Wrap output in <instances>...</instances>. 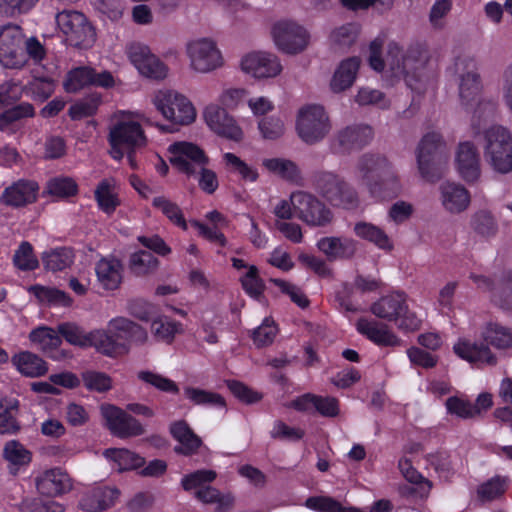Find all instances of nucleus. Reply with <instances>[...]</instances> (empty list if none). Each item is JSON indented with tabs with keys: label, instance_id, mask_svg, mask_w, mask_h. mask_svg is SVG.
Returning <instances> with one entry per match:
<instances>
[{
	"label": "nucleus",
	"instance_id": "obj_13",
	"mask_svg": "<svg viewBox=\"0 0 512 512\" xmlns=\"http://www.w3.org/2000/svg\"><path fill=\"white\" fill-rule=\"evenodd\" d=\"M0 63L10 69H18L26 63L24 35L16 24H7L0 28Z\"/></svg>",
	"mask_w": 512,
	"mask_h": 512
},
{
	"label": "nucleus",
	"instance_id": "obj_55",
	"mask_svg": "<svg viewBox=\"0 0 512 512\" xmlns=\"http://www.w3.org/2000/svg\"><path fill=\"white\" fill-rule=\"evenodd\" d=\"M428 464L433 467L435 472L440 478L449 480L453 474L454 469L450 460V456L446 452L431 453L426 456Z\"/></svg>",
	"mask_w": 512,
	"mask_h": 512
},
{
	"label": "nucleus",
	"instance_id": "obj_24",
	"mask_svg": "<svg viewBox=\"0 0 512 512\" xmlns=\"http://www.w3.org/2000/svg\"><path fill=\"white\" fill-rule=\"evenodd\" d=\"M120 491L115 487L99 486L86 492L79 506L87 512H101L115 505Z\"/></svg>",
	"mask_w": 512,
	"mask_h": 512
},
{
	"label": "nucleus",
	"instance_id": "obj_45",
	"mask_svg": "<svg viewBox=\"0 0 512 512\" xmlns=\"http://www.w3.org/2000/svg\"><path fill=\"white\" fill-rule=\"evenodd\" d=\"M57 331L71 345L82 348L91 347L90 333H86L75 323H61L58 325Z\"/></svg>",
	"mask_w": 512,
	"mask_h": 512
},
{
	"label": "nucleus",
	"instance_id": "obj_17",
	"mask_svg": "<svg viewBox=\"0 0 512 512\" xmlns=\"http://www.w3.org/2000/svg\"><path fill=\"white\" fill-rule=\"evenodd\" d=\"M273 38L277 47L285 53L296 54L303 51L309 35L300 25L293 22H280L273 27Z\"/></svg>",
	"mask_w": 512,
	"mask_h": 512
},
{
	"label": "nucleus",
	"instance_id": "obj_8",
	"mask_svg": "<svg viewBox=\"0 0 512 512\" xmlns=\"http://www.w3.org/2000/svg\"><path fill=\"white\" fill-rule=\"evenodd\" d=\"M370 310L378 318L395 322L404 331H415L421 324L416 314L408 309L405 296L401 293L381 297L371 305Z\"/></svg>",
	"mask_w": 512,
	"mask_h": 512
},
{
	"label": "nucleus",
	"instance_id": "obj_63",
	"mask_svg": "<svg viewBox=\"0 0 512 512\" xmlns=\"http://www.w3.org/2000/svg\"><path fill=\"white\" fill-rule=\"evenodd\" d=\"M139 72L155 80H162L167 76V67L155 55H151L138 68Z\"/></svg>",
	"mask_w": 512,
	"mask_h": 512
},
{
	"label": "nucleus",
	"instance_id": "obj_31",
	"mask_svg": "<svg viewBox=\"0 0 512 512\" xmlns=\"http://www.w3.org/2000/svg\"><path fill=\"white\" fill-rule=\"evenodd\" d=\"M91 346L95 347L100 353L116 357L128 353L127 343L118 341L114 332L96 330L90 332Z\"/></svg>",
	"mask_w": 512,
	"mask_h": 512
},
{
	"label": "nucleus",
	"instance_id": "obj_5",
	"mask_svg": "<svg viewBox=\"0 0 512 512\" xmlns=\"http://www.w3.org/2000/svg\"><path fill=\"white\" fill-rule=\"evenodd\" d=\"M312 183L316 192L334 207L351 210L359 206L356 189L335 172L317 171L312 176Z\"/></svg>",
	"mask_w": 512,
	"mask_h": 512
},
{
	"label": "nucleus",
	"instance_id": "obj_22",
	"mask_svg": "<svg viewBox=\"0 0 512 512\" xmlns=\"http://www.w3.org/2000/svg\"><path fill=\"white\" fill-rule=\"evenodd\" d=\"M439 190L442 206L448 213L460 214L470 206V192L462 184L445 182L440 185Z\"/></svg>",
	"mask_w": 512,
	"mask_h": 512
},
{
	"label": "nucleus",
	"instance_id": "obj_64",
	"mask_svg": "<svg viewBox=\"0 0 512 512\" xmlns=\"http://www.w3.org/2000/svg\"><path fill=\"white\" fill-rule=\"evenodd\" d=\"M244 290L252 297L258 298L264 291V284L258 276V269L251 265L241 279Z\"/></svg>",
	"mask_w": 512,
	"mask_h": 512
},
{
	"label": "nucleus",
	"instance_id": "obj_34",
	"mask_svg": "<svg viewBox=\"0 0 512 512\" xmlns=\"http://www.w3.org/2000/svg\"><path fill=\"white\" fill-rule=\"evenodd\" d=\"M12 362L21 374L28 377L42 376L48 370L45 361L29 351L13 356Z\"/></svg>",
	"mask_w": 512,
	"mask_h": 512
},
{
	"label": "nucleus",
	"instance_id": "obj_21",
	"mask_svg": "<svg viewBox=\"0 0 512 512\" xmlns=\"http://www.w3.org/2000/svg\"><path fill=\"white\" fill-rule=\"evenodd\" d=\"M241 69L255 78H268L277 76L282 67L275 55L257 51L243 56Z\"/></svg>",
	"mask_w": 512,
	"mask_h": 512
},
{
	"label": "nucleus",
	"instance_id": "obj_30",
	"mask_svg": "<svg viewBox=\"0 0 512 512\" xmlns=\"http://www.w3.org/2000/svg\"><path fill=\"white\" fill-rule=\"evenodd\" d=\"M317 247L329 260L350 259L356 252L355 242L348 238L324 237L317 242Z\"/></svg>",
	"mask_w": 512,
	"mask_h": 512
},
{
	"label": "nucleus",
	"instance_id": "obj_48",
	"mask_svg": "<svg viewBox=\"0 0 512 512\" xmlns=\"http://www.w3.org/2000/svg\"><path fill=\"white\" fill-rule=\"evenodd\" d=\"M29 292L42 303L69 306L72 301L65 292L52 287L34 285L29 288Z\"/></svg>",
	"mask_w": 512,
	"mask_h": 512
},
{
	"label": "nucleus",
	"instance_id": "obj_26",
	"mask_svg": "<svg viewBox=\"0 0 512 512\" xmlns=\"http://www.w3.org/2000/svg\"><path fill=\"white\" fill-rule=\"evenodd\" d=\"M109 331L114 332L118 341L127 343L128 349L131 344L143 345L148 339L144 328L125 317L110 320Z\"/></svg>",
	"mask_w": 512,
	"mask_h": 512
},
{
	"label": "nucleus",
	"instance_id": "obj_14",
	"mask_svg": "<svg viewBox=\"0 0 512 512\" xmlns=\"http://www.w3.org/2000/svg\"><path fill=\"white\" fill-rule=\"evenodd\" d=\"M191 68L198 73H209L223 65V57L216 43L202 38L191 41L186 46Z\"/></svg>",
	"mask_w": 512,
	"mask_h": 512
},
{
	"label": "nucleus",
	"instance_id": "obj_51",
	"mask_svg": "<svg viewBox=\"0 0 512 512\" xmlns=\"http://www.w3.org/2000/svg\"><path fill=\"white\" fill-rule=\"evenodd\" d=\"M47 192L60 198L75 196L78 193V185L73 178L55 177L47 182Z\"/></svg>",
	"mask_w": 512,
	"mask_h": 512
},
{
	"label": "nucleus",
	"instance_id": "obj_62",
	"mask_svg": "<svg viewBox=\"0 0 512 512\" xmlns=\"http://www.w3.org/2000/svg\"><path fill=\"white\" fill-rule=\"evenodd\" d=\"M38 0H0V14L15 17L31 10Z\"/></svg>",
	"mask_w": 512,
	"mask_h": 512
},
{
	"label": "nucleus",
	"instance_id": "obj_2",
	"mask_svg": "<svg viewBox=\"0 0 512 512\" xmlns=\"http://www.w3.org/2000/svg\"><path fill=\"white\" fill-rule=\"evenodd\" d=\"M356 169L369 194L377 200L397 197L402 184L397 170L387 157L379 154H363Z\"/></svg>",
	"mask_w": 512,
	"mask_h": 512
},
{
	"label": "nucleus",
	"instance_id": "obj_28",
	"mask_svg": "<svg viewBox=\"0 0 512 512\" xmlns=\"http://www.w3.org/2000/svg\"><path fill=\"white\" fill-rule=\"evenodd\" d=\"M97 280L105 290H116L123 280V266L120 260L111 258H102L95 267Z\"/></svg>",
	"mask_w": 512,
	"mask_h": 512
},
{
	"label": "nucleus",
	"instance_id": "obj_10",
	"mask_svg": "<svg viewBox=\"0 0 512 512\" xmlns=\"http://www.w3.org/2000/svg\"><path fill=\"white\" fill-rule=\"evenodd\" d=\"M330 118L321 105H306L297 115L296 130L303 142L309 145L322 141L330 132Z\"/></svg>",
	"mask_w": 512,
	"mask_h": 512
},
{
	"label": "nucleus",
	"instance_id": "obj_11",
	"mask_svg": "<svg viewBox=\"0 0 512 512\" xmlns=\"http://www.w3.org/2000/svg\"><path fill=\"white\" fill-rule=\"evenodd\" d=\"M110 155L121 160L125 151L139 150L146 145V137L141 125L132 120H121L115 123L108 135Z\"/></svg>",
	"mask_w": 512,
	"mask_h": 512
},
{
	"label": "nucleus",
	"instance_id": "obj_19",
	"mask_svg": "<svg viewBox=\"0 0 512 512\" xmlns=\"http://www.w3.org/2000/svg\"><path fill=\"white\" fill-rule=\"evenodd\" d=\"M373 137L372 129L367 125L347 126L334 135L332 149L335 153L345 154L367 145Z\"/></svg>",
	"mask_w": 512,
	"mask_h": 512
},
{
	"label": "nucleus",
	"instance_id": "obj_59",
	"mask_svg": "<svg viewBox=\"0 0 512 512\" xmlns=\"http://www.w3.org/2000/svg\"><path fill=\"white\" fill-rule=\"evenodd\" d=\"M139 379L142 381L154 386L160 391L172 393V394H178L179 388L177 384L170 380L169 378H166L160 374L153 373L150 371H141L138 373Z\"/></svg>",
	"mask_w": 512,
	"mask_h": 512
},
{
	"label": "nucleus",
	"instance_id": "obj_32",
	"mask_svg": "<svg viewBox=\"0 0 512 512\" xmlns=\"http://www.w3.org/2000/svg\"><path fill=\"white\" fill-rule=\"evenodd\" d=\"M194 498L206 505H216V512H230L235 506V495L232 492H222L212 485L198 490Z\"/></svg>",
	"mask_w": 512,
	"mask_h": 512
},
{
	"label": "nucleus",
	"instance_id": "obj_42",
	"mask_svg": "<svg viewBox=\"0 0 512 512\" xmlns=\"http://www.w3.org/2000/svg\"><path fill=\"white\" fill-rule=\"evenodd\" d=\"M94 69L88 66H81L72 69L67 73L64 81V88L69 93H75L82 88L92 85Z\"/></svg>",
	"mask_w": 512,
	"mask_h": 512
},
{
	"label": "nucleus",
	"instance_id": "obj_20",
	"mask_svg": "<svg viewBox=\"0 0 512 512\" xmlns=\"http://www.w3.org/2000/svg\"><path fill=\"white\" fill-rule=\"evenodd\" d=\"M204 119L207 125L217 135L239 142L243 139V131L224 108L210 105L204 110Z\"/></svg>",
	"mask_w": 512,
	"mask_h": 512
},
{
	"label": "nucleus",
	"instance_id": "obj_37",
	"mask_svg": "<svg viewBox=\"0 0 512 512\" xmlns=\"http://www.w3.org/2000/svg\"><path fill=\"white\" fill-rule=\"evenodd\" d=\"M103 455L114 463V468L119 472L136 469L144 463L142 457L124 448H109L104 450Z\"/></svg>",
	"mask_w": 512,
	"mask_h": 512
},
{
	"label": "nucleus",
	"instance_id": "obj_56",
	"mask_svg": "<svg viewBox=\"0 0 512 512\" xmlns=\"http://www.w3.org/2000/svg\"><path fill=\"white\" fill-rule=\"evenodd\" d=\"M19 510L20 512H63L64 507L54 500L29 498L19 504Z\"/></svg>",
	"mask_w": 512,
	"mask_h": 512
},
{
	"label": "nucleus",
	"instance_id": "obj_61",
	"mask_svg": "<svg viewBox=\"0 0 512 512\" xmlns=\"http://www.w3.org/2000/svg\"><path fill=\"white\" fill-rule=\"evenodd\" d=\"M358 35L357 27L353 24H346L335 29L331 34V40L340 49L350 47L356 41Z\"/></svg>",
	"mask_w": 512,
	"mask_h": 512
},
{
	"label": "nucleus",
	"instance_id": "obj_40",
	"mask_svg": "<svg viewBox=\"0 0 512 512\" xmlns=\"http://www.w3.org/2000/svg\"><path fill=\"white\" fill-rule=\"evenodd\" d=\"M354 233L361 239L374 243L381 249H392L393 245L387 234L378 226L368 222H358L354 226Z\"/></svg>",
	"mask_w": 512,
	"mask_h": 512
},
{
	"label": "nucleus",
	"instance_id": "obj_16",
	"mask_svg": "<svg viewBox=\"0 0 512 512\" xmlns=\"http://www.w3.org/2000/svg\"><path fill=\"white\" fill-rule=\"evenodd\" d=\"M100 411L107 428L119 438L136 437L145 433L144 427L136 418L117 406L103 404Z\"/></svg>",
	"mask_w": 512,
	"mask_h": 512
},
{
	"label": "nucleus",
	"instance_id": "obj_60",
	"mask_svg": "<svg viewBox=\"0 0 512 512\" xmlns=\"http://www.w3.org/2000/svg\"><path fill=\"white\" fill-rule=\"evenodd\" d=\"M491 299L502 309L512 310V275L497 284Z\"/></svg>",
	"mask_w": 512,
	"mask_h": 512
},
{
	"label": "nucleus",
	"instance_id": "obj_50",
	"mask_svg": "<svg viewBox=\"0 0 512 512\" xmlns=\"http://www.w3.org/2000/svg\"><path fill=\"white\" fill-rule=\"evenodd\" d=\"M14 265L22 271H32L38 268L39 261L33 252L32 245L23 241L13 256Z\"/></svg>",
	"mask_w": 512,
	"mask_h": 512
},
{
	"label": "nucleus",
	"instance_id": "obj_54",
	"mask_svg": "<svg viewBox=\"0 0 512 512\" xmlns=\"http://www.w3.org/2000/svg\"><path fill=\"white\" fill-rule=\"evenodd\" d=\"M448 413L456 415L462 419H472L478 417V410L473 404L461 397L452 396L445 402Z\"/></svg>",
	"mask_w": 512,
	"mask_h": 512
},
{
	"label": "nucleus",
	"instance_id": "obj_33",
	"mask_svg": "<svg viewBox=\"0 0 512 512\" xmlns=\"http://www.w3.org/2000/svg\"><path fill=\"white\" fill-rule=\"evenodd\" d=\"M360 66V60L357 57H351L343 60L330 82V87L334 92H342L352 86Z\"/></svg>",
	"mask_w": 512,
	"mask_h": 512
},
{
	"label": "nucleus",
	"instance_id": "obj_3",
	"mask_svg": "<svg viewBox=\"0 0 512 512\" xmlns=\"http://www.w3.org/2000/svg\"><path fill=\"white\" fill-rule=\"evenodd\" d=\"M485 343L471 342L459 339L453 350L461 359L476 367L495 366L498 362L496 355L489 345L498 350L512 349V329L499 323H488L481 332Z\"/></svg>",
	"mask_w": 512,
	"mask_h": 512
},
{
	"label": "nucleus",
	"instance_id": "obj_1",
	"mask_svg": "<svg viewBox=\"0 0 512 512\" xmlns=\"http://www.w3.org/2000/svg\"><path fill=\"white\" fill-rule=\"evenodd\" d=\"M382 40L371 42L369 50L370 66L376 71H382L386 66L396 78H403L411 89H418L416 84L420 79V71L424 67L422 52L419 47L411 46L404 50L398 43L390 42L387 46L385 61L380 57Z\"/></svg>",
	"mask_w": 512,
	"mask_h": 512
},
{
	"label": "nucleus",
	"instance_id": "obj_41",
	"mask_svg": "<svg viewBox=\"0 0 512 512\" xmlns=\"http://www.w3.org/2000/svg\"><path fill=\"white\" fill-rule=\"evenodd\" d=\"M263 165L270 172L276 174L282 179L297 183L301 179V174L298 166L289 159L272 158L265 159Z\"/></svg>",
	"mask_w": 512,
	"mask_h": 512
},
{
	"label": "nucleus",
	"instance_id": "obj_58",
	"mask_svg": "<svg viewBox=\"0 0 512 512\" xmlns=\"http://www.w3.org/2000/svg\"><path fill=\"white\" fill-rule=\"evenodd\" d=\"M95 198L99 207L106 213L111 214L119 205V200L112 192L110 185L102 181L95 190Z\"/></svg>",
	"mask_w": 512,
	"mask_h": 512
},
{
	"label": "nucleus",
	"instance_id": "obj_46",
	"mask_svg": "<svg viewBox=\"0 0 512 512\" xmlns=\"http://www.w3.org/2000/svg\"><path fill=\"white\" fill-rule=\"evenodd\" d=\"M471 227L481 237H492L498 231L494 216L487 210H479L472 215Z\"/></svg>",
	"mask_w": 512,
	"mask_h": 512
},
{
	"label": "nucleus",
	"instance_id": "obj_49",
	"mask_svg": "<svg viewBox=\"0 0 512 512\" xmlns=\"http://www.w3.org/2000/svg\"><path fill=\"white\" fill-rule=\"evenodd\" d=\"M152 205L160 210L173 223L180 226L183 230H187V223L183 217L179 206L164 196L155 197Z\"/></svg>",
	"mask_w": 512,
	"mask_h": 512
},
{
	"label": "nucleus",
	"instance_id": "obj_39",
	"mask_svg": "<svg viewBox=\"0 0 512 512\" xmlns=\"http://www.w3.org/2000/svg\"><path fill=\"white\" fill-rule=\"evenodd\" d=\"M217 478V472L212 469H199L184 475L181 486L184 491L196 493L211 485Z\"/></svg>",
	"mask_w": 512,
	"mask_h": 512
},
{
	"label": "nucleus",
	"instance_id": "obj_36",
	"mask_svg": "<svg viewBox=\"0 0 512 512\" xmlns=\"http://www.w3.org/2000/svg\"><path fill=\"white\" fill-rule=\"evenodd\" d=\"M481 91L479 75L474 70L461 74L459 83V97L462 105L473 106L479 99Z\"/></svg>",
	"mask_w": 512,
	"mask_h": 512
},
{
	"label": "nucleus",
	"instance_id": "obj_7",
	"mask_svg": "<svg viewBox=\"0 0 512 512\" xmlns=\"http://www.w3.org/2000/svg\"><path fill=\"white\" fill-rule=\"evenodd\" d=\"M56 23L70 46L87 50L95 44L96 30L83 13L75 10H63L57 13Z\"/></svg>",
	"mask_w": 512,
	"mask_h": 512
},
{
	"label": "nucleus",
	"instance_id": "obj_43",
	"mask_svg": "<svg viewBox=\"0 0 512 512\" xmlns=\"http://www.w3.org/2000/svg\"><path fill=\"white\" fill-rule=\"evenodd\" d=\"M29 339L44 352L56 350L62 343L58 331L56 332L49 327H39L32 330L29 334Z\"/></svg>",
	"mask_w": 512,
	"mask_h": 512
},
{
	"label": "nucleus",
	"instance_id": "obj_44",
	"mask_svg": "<svg viewBox=\"0 0 512 512\" xmlns=\"http://www.w3.org/2000/svg\"><path fill=\"white\" fill-rule=\"evenodd\" d=\"M42 261L46 269L54 272L61 271L70 266L73 262V252L71 249L66 247L57 248L44 252L42 255Z\"/></svg>",
	"mask_w": 512,
	"mask_h": 512
},
{
	"label": "nucleus",
	"instance_id": "obj_29",
	"mask_svg": "<svg viewBox=\"0 0 512 512\" xmlns=\"http://www.w3.org/2000/svg\"><path fill=\"white\" fill-rule=\"evenodd\" d=\"M170 433L179 442V445L174 448V451L178 454L192 455L202 444L201 439L184 420L173 422L170 425Z\"/></svg>",
	"mask_w": 512,
	"mask_h": 512
},
{
	"label": "nucleus",
	"instance_id": "obj_53",
	"mask_svg": "<svg viewBox=\"0 0 512 512\" xmlns=\"http://www.w3.org/2000/svg\"><path fill=\"white\" fill-rule=\"evenodd\" d=\"M100 101L98 94L89 95L73 104L69 108V115L73 120L92 116L97 111Z\"/></svg>",
	"mask_w": 512,
	"mask_h": 512
},
{
	"label": "nucleus",
	"instance_id": "obj_4",
	"mask_svg": "<svg viewBox=\"0 0 512 512\" xmlns=\"http://www.w3.org/2000/svg\"><path fill=\"white\" fill-rule=\"evenodd\" d=\"M415 156L419 174L425 181L434 183L443 177L449 149L441 133L430 131L424 134L416 146Z\"/></svg>",
	"mask_w": 512,
	"mask_h": 512
},
{
	"label": "nucleus",
	"instance_id": "obj_23",
	"mask_svg": "<svg viewBox=\"0 0 512 512\" xmlns=\"http://www.w3.org/2000/svg\"><path fill=\"white\" fill-rule=\"evenodd\" d=\"M38 492L46 496H57L71 490L72 483L67 473L59 468L44 471L36 477Z\"/></svg>",
	"mask_w": 512,
	"mask_h": 512
},
{
	"label": "nucleus",
	"instance_id": "obj_25",
	"mask_svg": "<svg viewBox=\"0 0 512 512\" xmlns=\"http://www.w3.org/2000/svg\"><path fill=\"white\" fill-rule=\"evenodd\" d=\"M357 330L370 341L380 346L396 347L401 345V340L384 323L376 320L360 318L357 321Z\"/></svg>",
	"mask_w": 512,
	"mask_h": 512
},
{
	"label": "nucleus",
	"instance_id": "obj_47",
	"mask_svg": "<svg viewBox=\"0 0 512 512\" xmlns=\"http://www.w3.org/2000/svg\"><path fill=\"white\" fill-rule=\"evenodd\" d=\"M184 394L194 405L218 406L225 408V399L218 393L200 388L186 387Z\"/></svg>",
	"mask_w": 512,
	"mask_h": 512
},
{
	"label": "nucleus",
	"instance_id": "obj_12",
	"mask_svg": "<svg viewBox=\"0 0 512 512\" xmlns=\"http://www.w3.org/2000/svg\"><path fill=\"white\" fill-rule=\"evenodd\" d=\"M153 104L164 118L174 125H189L196 118L192 103L176 91H157L153 97Z\"/></svg>",
	"mask_w": 512,
	"mask_h": 512
},
{
	"label": "nucleus",
	"instance_id": "obj_18",
	"mask_svg": "<svg viewBox=\"0 0 512 512\" xmlns=\"http://www.w3.org/2000/svg\"><path fill=\"white\" fill-rule=\"evenodd\" d=\"M455 167L459 176L467 183H476L481 177V160L476 145L470 141L460 142L455 152Z\"/></svg>",
	"mask_w": 512,
	"mask_h": 512
},
{
	"label": "nucleus",
	"instance_id": "obj_9",
	"mask_svg": "<svg viewBox=\"0 0 512 512\" xmlns=\"http://www.w3.org/2000/svg\"><path fill=\"white\" fill-rule=\"evenodd\" d=\"M291 205L294 215L312 228H324L329 226L334 220L332 210L316 195L296 191L291 194Z\"/></svg>",
	"mask_w": 512,
	"mask_h": 512
},
{
	"label": "nucleus",
	"instance_id": "obj_6",
	"mask_svg": "<svg viewBox=\"0 0 512 512\" xmlns=\"http://www.w3.org/2000/svg\"><path fill=\"white\" fill-rule=\"evenodd\" d=\"M483 154L491 169L500 174L512 172V134L501 125L483 131Z\"/></svg>",
	"mask_w": 512,
	"mask_h": 512
},
{
	"label": "nucleus",
	"instance_id": "obj_15",
	"mask_svg": "<svg viewBox=\"0 0 512 512\" xmlns=\"http://www.w3.org/2000/svg\"><path fill=\"white\" fill-rule=\"evenodd\" d=\"M170 151L172 166L188 177L198 176L199 169L207 166L209 161L204 151L192 143H175L171 146Z\"/></svg>",
	"mask_w": 512,
	"mask_h": 512
},
{
	"label": "nucleus",
	"instance_id": "obj_38",
	"mask_svg": "<svg viewBox=\"0 0 512 512\" xmlns=\"http://www.w3.org/2000/svg\"><path fill=\"white\" fill-rule=\"evenodd\" d=\"M159 261L148 251H138L132 253L129 257V271L137 276L144 277L154 273L158 268Z\"/></svg>",
	"mask_w": 512,
	"mask_h": 512
},
{
	"label": "nucleus",
	"instance_id": "obj_27",
	"mask_svg": "<svg viewBox=\"0 0 512 512\" xmlns=\"http://www.w3.org/2000/svg\"><path fill=\"white\" fill-rule=\"evenodd\" d=\"M37 191V183L33 181L19 180L4 190L1 196V202L12 207L25 206L36 200Z\"/></svg>",
	"mask_w": 512,
	"mask_h": 512
},
{
	"label": "nucleus",
	"instance_id": "obj_52",
	"mask_svg": "<svg viewBox=\"0 0 512 512\" xmlns=\"http://www.w3.org/2000/svg\"><path fill=\"white\" fill-rule=\"evenodd\" d=\"M180 324L168 319L160 317L151 323V332L153 336L159 340L170 343L175 335L179 332Z\"/></svg>",
	"mask_w": 512,
	"mask_h": 512
},
{
	"label": "nucleus",
	"instance_id": "obj_35",
	"mask_svg": "<svg viewBox=\"0 0 512 512\" xmlns=\"http://www.w3.org/2000/svg\"><path fill=\"white\" fill-rule=\"evenodd\" d=\"M2 456L9 463L10 472L14 475L19 467L28 465L32 459V453L17 440L6 442Z\"/></svg>",
	"mask_w": 512,
	"mask_h": 512
},
{
	"label": "nucleus",
	"instance_id": "obj_57",
	"mask_svg": "<svg viewBox=\"0 0 512 512\" xmlns=\"http://www.w3.org/2000/svg\"><path fill=\"white\" fill-rule=\"evenodd\" d=\"M277 332L278 329L274 321L270 318H265L263 323L252 333L254 344L257 347H264L272 344Z\"/></svg>",
	"mask_w": 512,
	"mask_h": 512
}]
</instances>
